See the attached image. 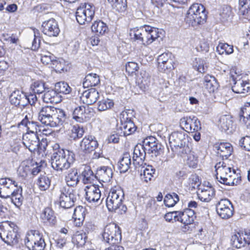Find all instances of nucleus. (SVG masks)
<instances>
[{
	"label": "nucleus",
	"instance_id": "obj_1",
	"mask_svg": "<svg viewBox=\"0 0 250 250\" xmlns=\"http://www.w3.org/2000/svg\"><path fill=\"white\" fill-rule=\"evenodd\" d=\"M73 152L63 149H59L51 156L52 167L57 171H63L69 168L75 160Z\"/></svg>",
	"mask_w": 250,
	"mask_h": 250
},
{
	"label": "nucleus",
	"instance_id": "obj_2",
	"mask_svg": "<svg viewBox=\"0 0 250 250\" xmlns=\"http://www.w3.org/2000/svg\"><path fill=\"white\" fill-rule=\"evenodd\" d=\"M19 228L12 222H7L0 226V237L8 245H17L20 239Z\"/></svg>",
	"mask_w": 250,
	"mask_h": 250
},
{
	"label": "nucleus",
	"instance_id": "obj_3",
	"mask_svg": "<svg viewBox=\"0 0 250 250\" xmlns=\"http://www.w3.org/2000/svg\"><path fill=\"white\" fill-rule=\"evenodd\" d=\"M132 34L135 40L141 42L145 45L151 43L160 37L158 29L147 25L132 31L130 35Z\"/></svg>",
	"mask_w": 250,
	"mask_h": 250
},
{
	"label": "nucleus",
	"instance_id": "obj_4",
	"mask_svg": "<svg viewBox=\"0 0 250 250\" xmlns=\"http://www.w3.org/2000/svg\"><path fill=\"white\" fill-rule=\"evenodd\" d=\"M124 192L119 188H112L108 193L106 200V206L110 211H116L119 209L125 212L127 208L123 204Z\"/></svg>",
	"mask_w": 250,
	"mask_h": 250
},
{
	"label": "nucleus",
	"instance_id": "obj_5",
	"mask_svg": "<svg viewBox=\"0 0 250 250\" xmlns=\"http://www.w3.org/2000/svg\"><path fill=\"white\" fill-rule=\"evenodd\" d=\"M95 8L91 3H82L77 8L75 13L76 20L80 24L90 22L95 15Z\"/></svg>",
	"mask_w": 250,
	"mask_h": 250
},
{
	"label": "nucleus",
	"instance_id": "obj_6",
	"mask_svg": "<svg viewBox=\"0 0 250 250\" xmlns=\"http://www.w3.org/2000/svg\"><path fill=\"white\" fill-rule=\"evenodd\" d=\"M25 244L30 250H43L46 245L42 234L37 230H30L27 232Z\"/></svg>",
	"mask_w": 250,
	"mask_h": 250
},
{
	"label": "nucleus",
	"instance_id": "obj_7",
	"mask_svg": "<svg viewBox=\"0 0 250 250\" xmlns=\"http://www.w3.org/2000/svg\"><path fill=\"white\" fill-rule=\"evenodd\" d=\"M102 236L103 240L109 244H119L122 240L120 228L114 223H109L105 227Z\"/></svg>",
	"mask_w": 250,
	"mask_h": 250
},
{
	"label": "nucleus",
	"instance_id": "obj_8",
	"mask_svg": "<svg viewBox=\"0 0 250 250\" xmlns=\"http://www.w3.org/2000/svg\"><path fill=\"white\" fill-rule=\"evenodd\" d=\"M9 100L11 104L20 108H29L37 100V98L33 95H30L26 97L21 94V91H14L10 96Z\"/></svg>",
	"mask_w": 250,
	"mask_h": 250
},
{
	"label": "nucleus",
	"instance_id": "obj_9",
	"mask_svg": "<svg viewBox=\"0 0 250 250\" xmlns=\"http://www.w3.org/2000/svg\"><path fill=\"white\" fill-rule=\"evenodd\" d=\"M216 174V178L221 184L230 186L232 183V177L235 176V170L232 171L231 168L224 166L223 164L219 163L215 166Z\"/></svg>",
	"mask_w": 250,
	"mask_h": 250
},
{
	"label": "nucleus",
	"instance_id": "obj_10",
	"mask_svg": "<svg viewBox=\"0 0 250 250\" xmlns=\"http://www.w3.org/2000/svg\"><path fill=\"white\" fill-rule=\"evenodd\" d=\"M60 192V206L64 208H69L73 206L77 199L75 191L70 187H64L61 188Z\"/></svg>",
	"mask_w": 250,
	"mask_h": 250
},
{
	"label": "nucleus",
	"instance_id": "obj_11",
	"mask_svg": "<svg viewBox=\"0 0 250 250\" xmlns=\"http://www.w3.org/2000/svg\"><path fill=\"white\" fill-rule=\"evenodd\" d=\"M18 186L17 183L9 177L0 179V197L8 198Z\"/></svg>",
	"mask_w": 250,
	"mask_h": 250
},
{
	"label": "nucleus",
	"instance_id": "obj_12",
	"mask_svg": "<svg viewBox=\"0 0 250 250\" xmlns=\"http://www.w3.org/2000/svg\"><path fill=\"white\" fill-rule=\"evenodd\" d=\"M232 90L237 93H245L250 91V74L241 78H233Z\"/></svg>",
	"mask_w": 250,
	"mask_h": 250
},
{
	"label": "nucleus",
	"instance_id": "obj_13",
	"mask_svg": "<svg viewBox=\"0 0 250 250\" xmlns=\"http://www.w3.org/2000/svg\"><path fill=\"white\" fill-rule=\"evenodd\" d=\"M216 210L221 218L228 219L233 215V207L229 199H222L216 205Z\"/></svg>",
	"mask_w": 250,
	"mask_h": 250
},
{
	"label": "nucleus",
	"instance_id": "obj_14",
	"mask_svg": "<svg viewBox=\"0 0 250 250\" xmlns=\"http://www.w3.org/2000/svg\"><path fill=\"white\" fill-rule=\"evenodd\" d=\"M22 142L24 146L31 152L41 149L38 136L34 133V130L31 133H27L23 135Z\"/></svg>",
	"mask_w": 250,
	"mask_h": 250
},
{
	"label": "nucleus",
	"instance_id": "obj_15",
	"mask_svg": "<svg viewBox=\"0 0 250 250\" xmlns=\"http://www.w3.org/2000/svg\"><path fill=\"white\" fill-rule=\"evenodd\" d=\"M180 124L181 126L187 132H195L201 129L200 121L195 116L183 117L180 119Z\"/></svg>",
	"mask_w": 250,
	"mask_h": 250
},
{
	"label": "nucleus",
	"instance_id": "obj_16",
	"mask_svg": "<svg viewBox=\"0 0 250 250\" xmlns=\"http://www.w3.org/2000/svg\"><path fill=\"white\" fill-rule=\"evenodd\" d=\"M42 31L49 37H57L60 32L58 23L54 19L44 21L42 25Z\"/></svg>",
	"mask_w": 250,
	"mask_h": 250
},
{
	"label": "nucleus",
	"instance_id": "obj_17",
	"mask_svg": "<svg viewBox=\"0 0 250 250\" xmlns=\"http://www.w3.org/2000/svg\"><path fill=\"white\" fill-rule=\"evenodd\" d=\"M85 199L90 203H97L100 204L101 192L99 187L95 185L87 186L85 188Z\"/></svg>",
	"mask_w": 250,
	"mask_h": 250
},
{
	"label": "nucleus",
	"instance_id": "obj_18",
	"mask_svg": "<svg viewBox=\"0 0 250 250\" xmlns=\"http://www.w3.org/2000/svg\"><path fill=\"white\" fill-rule=\"evenodd\" d=\"M250 233L248 231L237 232L233 235L231 238L232 246L237 249H240L246 244L250 245Z\"/></svg>",
	"mask_w": 250,
	"mask_h": 250
},
{
	"label": "nucleus",
	"instance_id": "obj_19",
	"mask_svg": "<svg viewBox=\"0 0 250 250\" xmlns=\"http://www.w3.org/2000/svg\"><path fill=\"white\" fill-rule=\"evenodd\" d=\"M147 153L146 146L143 144L137 145L134 148L133 156V165L135 167L142 166Z\"/></svg>",
	"mask_w": 250,
	"mask_h": 250
},
{
	"label": "nucleus",
	"instance_id": "obj_20",
	"mask_svg": "<svg viewBox=\"0 0 250 250\" xmlns=\"http://www.w3.org/2000/svg\"><path fill=\"white\" fill-rule=\"evenodd\" d=\"M99 97L98 91L94 88H91L83 91L80 96L81 101L87 106L95 103Z\"/></svg>",
	"mask_w": 250,
	"mask_h": 250
},
{
	"label": "nucleus",
	"instance_id": "obj_21",
	"mask_svg": "<svg viewBox=\"0 0 250 250\" xmlns=\"http://www.w3.org/2000/svg\"><path fill=\"white\" fill-rule=\"evenodd\" d=\"M98 146V143L94 136L88 135L83 138L80 144L81 149L85 153L94 151Z\"/></svg>",
	"mask_w": 250,
	"mask_h": 250
},
{
	"label": "nucleus",
	"instance_id": "obj_22",
	"mask_svg": "<svg viewBox=\"0 0 250 250\" xmlns=\"http://www.w3.org/2000/svg\"><path fill=\"white\" fill-rule=\"evenodd\" d=\"M199 199L203 201H210L215 195L214 189L211 186H201L197 192Z\"/></svg>",
	"mask_w": 250,
	"mask_h": 250
},
{
	"label": "nucleus",
	"instance_id": "obj_23",
	"mask_svg": "<svg viewBox=\"0 0 250 250\" xmlns=\"http://www.w3.org/2000/svg\"><path fill=\"white\" fill-rule=\"evenodd\" d=\"M157 62L158 67L160 71L164 72L173 67L172 61L170 59V54L169 53H164L159 55L157 58Z\"/></svg>",
	"mask_w": 250,
	"mask_h": 250
},
{
	"label": "nucleus",
	"instance_id": "obj_24",
	"mask_svg": "<svg viewBox=\"0 0 250 250\" xmlns=\"http://www.w3.org/2000/svg\"><path fill=\"white\" fill-rule=\"evenodd\" d=\"M178 217L177 221L186 225L191 224L194 220L195 212L192 209L186 208L183 211H179Z\"/></svg>",
	"mask_w": 250,
	"mask_h": 250
},
{
	"label": "nucleus",
	"instance_id": "obj_25",
	"mask_svg": "<svg viewBox=\"0 0 250 250\" xmlns=\"http://www.w3.org/2000/svg\"><path fill=\"white\" fill-rule=\"evenodd\" d=\"M136 83L143 91H146L150 83V76L145 70H142L137 76Z\"/></svg>",
	"mask_w": 250,
	"mask_h": 250
},
{
	"label": "nucleus",
	"instance_id": "obj_26",
	"mask_svg": "<svg viewBox=\"0 0 250 250\" xmlns=\"http://www.w3.org/2000/svg\"><path fill=\"white\" fill-rule=\"evenodd\" d=\"M215 147L217 149V154L223 159H228L233 151L232 146L229 143H220L216 145Z\"/></svg>",
	"mask_w": 250,
	"mask_h": 250
},
{
	"label": "nucleus",
	"instance_id": "obj_27",
	"mask_svg": "<svg viewBox=\"0 0 250 250\" xmlns=\"http://www.w3.org/2000/svg\"><path fill=\"white\" fill-rule=\"evenodd\" d=\"M206 19L207 15L205 11L198 14L187 15L186 17L187 21L193 26L203 24L206 21Z\"/></svg>",
	"mask_w": 250,
	"mask_h": 250
},
{
	"label": "nucleus",
	"instance_id": "obj_28",
	"mask_svg": "<svg viewBox=\"0 0 250 250\" xmlns=\"http://www.w3.org/2000/svg\"><path fill=\"white\" fill-rule=\"evenodd\" d=\"M113 171L111 167L103 166L98 168L96 172V177L103 182H109L112 177Z\"/></svg>",
	"mask_w": 250,
	"mask_h": 250
},
{
	"label": "nucleus",
	"instance_id": "obj_29",
	"mask_svg": "<svg viewBox=\"0 0 250 250\" xmlns=\"http://www.w3.org/2000/svg\"><path fill=\"white\" fill-rule=\"evenodd\" d=\"M218 126L222 131L227 133H230L232 132V121L230 117L228 115L222 116L219 120Z\"/></svg>",
	"mask_w": 250,
	"mask_h": 250
},
{
	"label": "nucleus",
	"instance_id": "obj_30",
	"mask_svg": "<svg viewBox=\"0 0 250 250\" xmlns=\"http://www.w3.org/2000/svg\"><path fill=\"white\" fill-rule=\"evenodd\" d=\"M186 134L183 131H175L172 132L169 137V143L171 148L175 147L180 143L187 140Z\"/></svg>",
	"mask_w": 250,
	"mask_h": 250
},
{
	"label": "nucleus",
	"instance_id": "obj_31",
	"mask_svg": "<svg viewBox=\"0 0 250 250\" xmlns=\"http://www.w3.org/2000/svg\"><path fill=\"white\" fill-rule=\"evenodd\" d=\"M120 128L121 131L120 135L123 134V136H126L134 133L137 127L131 119L128 120L127 119L126 121L124 122H122Z\"/></svg>",
	"mask_w": 250,
	"mask_h": 250
},
{
	"label": "nucleus",
	"instance_id": "obj_32",
	"mask_svg": "<svg viewBox=\"0 0 250 250\" xmlns=\"http://www.w3.org/2000/svg\"><path fill=\"white\" fill-rule=\"evenodd\" d=\"M85 208L82 206H79L74 210L73 219L76 226L80 227L83 224L85 217Z\"/></svg>",
	"mask_w": 250,
	"mask_h": 250
},
{
	"label": "nucleus",
	"instance_id": "obj_33",
	"mask_svg": "<svg viewBox=\"0 0 250 250\" xmlns=\"http://www.w3.org/2000/svg\"><path fill=\"white\" fill-rule=\"evenodd\" d=\"M41 217L44 223L53 226L56 223V218L53 211L49 208H45L42 213Z\"/></svg>",
	"mask_w": 250,
	"mask_h": 250
},
{
	"label": "nucleus",
	"instance_id": "obj_34",
	"mask_svg": "<svg viewBox=\"0 0 250 250\" xmlns=\"http://www.w3.org/2000/svg\"><path fill=\"white\" fill-rule=\"evenodd\" d=\"M65 181L68 187L76 186L79 182V175L77 169L72 168L70 169L65 176Z\"/></svg>",
	"mask_w": 250,
	"mask_h": 250
},
{
	"label": "nucleus",
	"instance_id": "obj_35",
	"mask_svg": "<svg viewBox=\"0 0 250 250\" xmlns=\"http://www.w3.org/2000/svg\"><path fill=\"white\" fill-rule=\"evenodd\" d=\"M10 194L12 202L17 207H20L23 201V197L22 195V189L21 186L17 187Z\"/></svg>",
	"mask_w": 250,
	"mask_h": 250
},
{
	"label": "nucleus",
	"instance_id": "obj_36",
	"mask_svg": "<svg viewBox=\"0 0 250 250\" xmlns=\"http://www.w3.org/2000/svg\"><path fill=\"white\" fill-rule=\"evenodd\" d=\"M47 90L44 91L42 98L45 103H57L61 100L60 95L57 93L56 90H54L47 87Z\"/></svg>",
	"mask_w": 250,
	"mask_h": 250
},
{
	"label": "nucleus",
	"instance_id": "obj_37",
	"mask_svg": "<svg viewBox=\"0 0 250 250\" xmlns=\"http://www.w3.org/2000/svg\"><path fill=\"white\" fill-rule=\"evenodd\" d=\"M47 87L45 86V83L42 81H36L33 82L30 85V90L32 91V94L37 98V95L39 96L47 90Z\"/></svg>",
	"mask_w": 250,
	"mask_h": 250
},
{
	"label": "nucleus",
	"instance_id": "obj_38",
	"mask_svg": "<svg viewBox=\"0 0 250 250\" xmlns=\"http://www.w3.org/2000/svg\"><path fill=\"white\" fill-rule=\"evenodd\" d=\"M131 160L128 153H125L118 162V168L121 173L126 172L130 167Z\"/></svg>",
	"mask_w": 250,
	"mask_h": 250
},
{
	"label": "nucleus",
	"instance_id": "obj_39",
	"mask_svg": "<svg viewBox=\"0 0 250 250\" xmlns=\"http://www.w3.org/2000/svg\"><path fill=\"white\" fill-rule=\"evenodd\" d=\"M92 115L90 110H74L73 112V119L79 122L87 121Z\"/></svg>",
	"mask_w": 250,
	"mask_h": 250
},
{
	"label": "nucleus",
	"instance_id": "obj_40",
	"mask_svg": "<svg viewBox=\"0 0 250 250\" xmlns=\"http://www.w3.org/2000/svg\"><path fill=\"white\" fill-rule=\"evenodd\" d=\"M220 20L224 23L230 22L233 17L232 8L229 5L222 6L220 13Z\"/></svg>",
	"mask_w": 250,
	"mask_h": 250
},
{
	"label": "nucleus",
	"instance_id": "obj_41",
	"mask_svg": "<svg viewBox=\"0 0 250 250\" xmlns=\"http://www.w3.org/2000/svg\"><path fill=\"white\" fill-rule=\"evenodd\" d=\"M38 118L42 124L53 127L57 126V121H54V117L46 114L44 110H41Z\"/></svg>",
	"mask_w": 250,
	"mask_h": 250
},
{
	"label": "nucleus",
	"instance_id": "obj_42",
	"mask_svg": "<svg viewBox=\"0 0 250 250\" xmlns=\"http://www.w3.org/2000/svg\"><path fill=\"white\" fill-rule=\"evenodd\" d=\"M204 84L209 93L214 92L217 89L218 86L215 78L209 75L204 77Z\"/></svg>",
	"mask_w": 250,
	"mask_h": 250
},
{
	"label": "nucleus",
	"instance_id": "obj_43",
	"mask_svg": "<svg viewBox=\"0 0 250 250\" xmlns=\"http://www.w3.org/2000/svg\"><path fill=\"white\" fill-rule=\"evenodd\" d=\"M106 24L101 21H96L91 26L92 31L97 36L104 34L107 30Z\"/></svg>",
	"mask_w": 250,
	"mask_h": 250
},
{
	"label": "nucleus",
	"instance_id": "obj_44",
	"mask_svg": "<svg viewBox=\"0 0 250 250\" xmlns=\"http://www.w3.org/2000/svg\"><path fill=\"white\" fill-rule=\"evenodd\" d=\"M100 78L96 74L90 73L87 75L83 82L84 87L95 86L100 83Z\"/></svg>",
	"mask_w": 250,
	"mask_h": 250
},
{
	"label": "nucleus",
	"instance_id": "obj_45",
	"mask_svg": "<svg viewBox=\"0 0 250 250\" xmlns=\"http://www.w3.org/2000/svg\"><path fill=\"white\" fill-rule=\"evenodd\" d=\"M87 238L85 232L77 231L72 237V242L78 247H83L85 245Z\"/></svg>",
	"mask_w": 250,
	"mask_h": 250
},
{
	"label": "nucleus",
	"instance_id": "obj_46",
	"mask_svg": "<svg viewBox=\"0 0 250 250\" xmlns=\"http://www.w3.org/2000/svg\"><path fill=\"white\" fill-rule=\"evenodd\" d=\"M37 124L38 123L37 122H29L28 115L26 114L24 119H23L22 121L18 124V126H19L21 125H24L27 127V130L30 132V133H31L32 130H34V133H36L38 130L39 131H41Z\"/></svg>",
	"mask_w": 250,
	"mask_h": 250
},
{
	"label": "nucleus",
	"instance_id": "obj_47",
	"mask_svg": "<svg viewBox=\"0 0 250 250\" xmlns=\"http://www.w3.org/2000/svg\"><path fill=\"white\" fill-rule=\"evenodd\" d=\"M51 184V180L49 177L44 174L41 175L37 181L39 188L42 191H45L49 188Z\"/></svg>",
	"mask_w": 250,
	"mask_h": 250
},
{
	"label": "nucleus",
	"instance_id": "obj_48",
	"mask_svg": "<svg viewBox=\"0 0 250 250\" xmlns=\"http://www.w3.org/2000/svg\"><path fill=\"white\" fill-rule=\"evenodd\" d=\"M83 177V181L84 184H88L92 182L96 177V175H94L91 168L89 166H85L83 171L82 173Z\"/></svg>",
	"mask_w": 250,
	"mask_h": 250
},
{
	"label": "nucleus",
	"instance_id": "obj_49",
	"mask_svg": "<svg viewBox=\"0 0 250 250\" xmlns=\"http://www.w3.org/2000/svg\"><path fill=\"white\" fill-rule=\"evenodd\" d=\"M111 6L116 11L122 12L125 11L127 7L126 0H107Z\"/></svg>",
	"mask_w": 250,
	"mask_h": 250
},
{
	"label": "nucleus",
	"instance_id": "obj_50",
	"mask_svg": "<svg viewBox=\"0 0 250 250\" xmlns=\"http://www.w3.org/2000/svg\"><path fill=\"white\" fill-rule=\"evenodd\" d=\"M84 132L83 127L78 125H74L70 130V137L73 140H77L81 138Z\"/></svg>",
	"mask_w": 250,
	"mask_h": 250
},
{
	"label": "nucleus",
	"instance_id": "obj_51",
	"mask_svg": "<svg viewBox=\"0 0 250 250\" xmlns=\"http://www.w3.org/2000/svg\"><path fill=\"white\" fill-rule=\"evenodd\" d=\"M179 198L178 195L173 192L171 194H167L164 198L165 205L168 207H173L178 201Z\"/></svg>",
	"mask_w": 250,
	"mask_h": 250
},
{
	"label": "nucleus",
	"instance_id": "obj_52",
	"mask_svg": "<svg viewBox=\"0 0 250 250\" xmlns=\"http://www.w3.org/2000/svg\"><path fill=\"white\" fill-rule=\"evenodd\" d=\"M172 151L174 152L178 156H179L183 158H186L189 153L191 152V148L189 145H185L183 147H177L174 148Z\"/></svg>",
	"mask_w": 250,
	"mask_h": 250
},
{
	"label": "nucleus",
	"instance_id": "obj_53",
	"mask_svg": "<svg viewBox=\"0 0 250 250\" xmlns=\"http://www.w3.org/2000/svg\"><path fill=\"white\" fill-rule=\"evenodd\" d=\"M55 89L57 92L68 94L71 91V88L67 83L64 82L57 83L55 84Z\"/></svg>",
	"mask_w": 250,
	"mask_h": 250
},
{
	"label": "nucleus",
	"instance_id": "obj_54",
	"mask_svg": "<svg viewBox=\"0 0 250 250\" xmlns=\"http://www.w3.org/2000/svg\"><path fill=\"white\" fill-rule=\"evenodd\" d=\"M216 50L220 54L224 52L226 54H230L233 52V46L228 43L220 42L216 47Z\"/></svg>",
	"mask_w": 250,
	"mask_h": 250
},
{
	"label": "nucleus",
	"instance_id": "obj_55",
	"mask_svg": "<svg viewBox=\"0 0 250 250\" xmlns=\"http://www.w3.org/2000/svg\"><path fill=\"white\" fill-rule=\"evenodd\" d=\"M161 145L158 142L146 146V150L147 153L151 154L152 157H156L159 154V150L161 149Z\"/></svg>",
	"mask_w": 250,
	"mask_h": 250
},
{
	"label": "nucleus",
	"instance_id": "obj_56",
	"mask_svg": "<svg viewBox=\"0 0 250 250\" xmlns=\"http://www.w3.org/2000/svg\"><path fill=\"white\" fill-rule=\"evenodd\" d=\"M193 65L194 68L200 73H204L207 69L206 62L200 58H195Z\"/></svg>",
	"mask_w": 250,
	"mask_h": 250
},
{
	"label": "nucleus",
	"instance_id": "obj_57",
	"mask_svg": "<svg viewBox=\"0 0 250 250\" xmlns=\"http://www.w3.org/2000/svg\"><path fill=\"white\" fill-rule=\"evenodd\" d=\"M34 39L32 42L31 49L33 50H37L40 47L41 42L40 32L37 29H33Z\"/></svg>",
	"mask_w": 250,
	"mask_h": 250
},
{
	"label": "nucleus",
	"instance_id": "obj_58",
	"mask_svg": "<svg viewBox=\"0 0 250 250\" xmlns=\"http://www.w3.org/2000/svg\"><path fill=\"white\" fill-rule=\"evenodd\" d=\"M239 13L243 15L248 13L250 9V0H239Z\"/></svg>",
	"mask_w": 250,
	"mask_h": 250
},
{
	"label": "nucleus",
	"instance_id": "obj_59",
	"mask_svg": "<svg viewBox=\"0 0 250 250\" xmlns=\"http://www.w3.org/2000/svg\"><path fill=\"white\" fill-rule=\"evenodd\" d=\"M204 11H205V8L203 5L199 3H194L190 7L187 15L190 14L191 15L192 14H198Z\"/></svg>",
	"mask_w": 250,
	"mask_h": 250
},
{
	"label": "nucleus",
	"instance_id": "obj_60",
	"mask_svg": "<svg viewBox=\"0 0 250 250\" xmlns=\"http://www.w3.org/2000/svg\"><path fill=\"white\" fill-rule=\"evenodd\" d=\"M114 104L112 100L107 99L100 102L98 109H109L113 107Z\"/></svg>",
	"mask_w": 250,
	"mask_h": 250
},
{
	"label": "nucleus",
	"instance_id": "obj_61",
	"mask_svg": "<svg viewBox=\"0 0 250 250\" xmlns=\"http://www.w3.org/2000/svg\"><path fill=\"white\" fill-rule=\"evenodd\" d=\"M31 168L29 166H21L18 170V174L21 177L26 178L30 173Z\"/></svg>",
	"mask_w": 250,
	"mask_h": 250
},
{
	"label": "nucleus",
	"instance_id": "obj_62",
	"mask_svg": "<svg viewBox=\"0 0 250 250\" xmlns=\"http://www.w3.org/2000/svg\"><path fill=\"white\" fill-rule=\"evenodd\" d=\"M239 145L245 150L250 151V136H246L239 141Z\"/></svg>",
	"mask_w": 250,
	"mask_h": 250
},
{
	"label": "nucleus",
	"instance_id": "obj_63",
	"mask_svg": "<svg viewBox=\"0 0 250 250\" xmlns=\"http://www.w3.org/2000/svg\"><path fill=\"white\" fill-rule=\"evenodd\" d=\"M187 157V163L188 166L192 168H196L197 166L198 162V158L195 157L193 154H191V152Z\"/></svg>",
	"mask_w": 250,
	"mask_h": 250
},
{
	"label": "nucleus",
	"instance_id": "obj_64",
	"mask_svg": "<svg viewBox=\"0 0 250 250\" xmlns=\"http://www.w3.org/2000/svg\"><path fill=\"white\" fill-rule=\"evenodd\" d=\"M65 62L62 59H54L51 67L56 68L58 71L63 70L64 68Z\"/></svg>",
	"mask_w": 250,
	"mask_h": 250
}]
</instances>
